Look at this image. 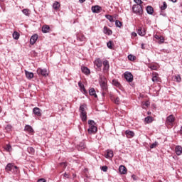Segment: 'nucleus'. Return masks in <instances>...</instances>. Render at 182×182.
Masks as SVG:
<instances>
[{"label": "nucleus", "mask_w": 182, "mask_h": 182, "mask_svg": "<svg viewBox=\"0 0 182 182\" xmlns=\"http://www.w3.org/2000/svg\"><path fill=\"white\" fill-rule=\"evenodd\" d=\"M89 128L88 133L89 134H95L97 132V127H96V122L93 120L88 121Z\"/></svg>", "instance_id": "f257e3e1"}, {"label": "nucleus", "mask_w": 182, "mask_h": 182, "mask_svg": "<svg viewBox=\"0 0 182 182\" xmlns=\"http://www.w3.org/2000/svg\"><path fill=\"white\" fill-rule=\"evenodd\" d=\"M80 118L82 122H86L87 120V115L86 113V106L81 105L80 107Z\"/></svg>", "instance_id": "f03ea898"}, {"label": "nucleus", "mask_w": 182, "mask_h": 182, "mask_svg": "<svg viewBox=\"0 0 182 182\" xmlns=\"http://www.w3.org/2000/svg\"><path fill=\"white\" fill-rule=\"evenodd\" d=\"M132 11L136 15H143V7H141V5L134 4L132 6Z\"/></svg>", "instance_id": "7ed1b4c3"}, {"label": "nucleus", "mask_w": 182, "mask_h": 182, "mask_svg": "<svg viewBox=\"0 0 182 182\" xmlns=\"http://www.w3.org/2000/svg\"><path fill=\"white\" fill-rule=\"evenodd\" d=\"M5 169H6V171H7V172L11 171V173H17V171H18V166H15L12 163H9L6 165Z\"/></svg>", "instance_id": "20e7f679"}, {"label": "nucleus", "mask_w": 182, "mask_h": 182, "mask_svg": "<svg viewBox=\"0 0 182 182\" xmlns=\"http://www.w3.org/2000/svg\"><path fill=\"white\" fill-rule=\"evenodd\" d=\"M100 85L102 90H105V91L107 90V84L106 77H101L100 80Z\"/></svg>", "instance_id": "39448f33"}, {"label": "nucleus", "mask_w": 182, "mask_h": 182, "mask_svg": "<svg viewBox=\"0 0 182 182\" xmlns=\"http://www.w3.org/2000/svg\"><path fill=\"white\" fill-rule=\"evenodd\" d=\"M91 11L93 14H100L102 12V7L99 5L92 6Z\"/></svg>", "instance_id": "423d86ee"}, {"label": "nucleus", "mask_w": 182, "mask_h": 182, "mask_svg": "<svg viewBox=\"0 0 182 182\" xmlns=\"http://www.w3.org/2000/svg\"><path fill=\"white\" fill-rule=\"evenodd\" d=\"M37 73L38 75H41V76H48V75H49V73H48V70H46V68H38L37 69Z\"/></svg>", "instance_id": "0eeeda50"}, {"label": "nucleus", "mask_w": 182, "mask_h": 182, "mask_svg": "<svg viewBox=\"0 0 182 182\" xmlns=\"http://www.w3.org/2000/svg\"><path fill=\"white\" fill-rule=\"evenodd\" d=\"M124 76L127 82H133V74H132V73L125 72Z\"/></svg>", "instance_id": "6e6552de"}, {"label": "nucleus", "mask_w": 182, "mask_h": 182, "mask_svg": "<svg viewBox=\"0 0 182 182\" xmlns=\"http://www.w3.org/2000/svg\"><path fill=\"white\" fill-rule=\"evenodd\" d=\"M175 120H176V117H174V115L171 114L166 117V122L168 124H173V122H175Z\"/></svg>", "instance_id": "1a4fd4ad"}, {"label": "nucleus", "mask_w": 182, "mask_h": 182, "mask_svg": "<svg viewBox=\"0 0 182 182\" xmlns=\"http://www.w3.org/2000/svg\"><path fill=\"white\" fill-rule=\"evenodd\" d=\"M109 97H110L111 100L112 102H114V103H115V105L120 104V98H119V97H114V96H113V95L110 94Z\"/></svg>", "instance_id": "9d476101"}, {"label": "nucleus", "mask_w": 182, "mask_h": 182, "mask_svg": "<svg viewBox=\"0 0 182 182\" xmlns=\"http://www.w3.org/2000/svg\"><path fill=\"white\" fill-rule=\"evenodd\" d=\"M94 64L98 69H100L102 68V65H103V63L102 62V60L100 58H97L94 61Z\"/></svg>", "instance_id": "9b49d317"}, {"label": "nucleus", "mask_w": 182, "mask_h": 182, "mask_svg": "<svg viewBox=\"0 0 182 182\" xmlns=\"http://www.w3.org/2000/svg\"><path fill=\"white\" fill-rule=\"evenodd\" d=\"M38 34L33 35L30 38L31 45H35V43H36V41H38Z\"/></svg>", "instance_id": "f8f14e48"}, {"label": "nucleus", "mask_w": 182, "mask_h": 182, "mask_svg": "<svg viewBox=\"0 0 182 182\" xmlns=\"http://www.w3.org/2000/svg\"><path fill=\"white\" fill-rule=\"evenodd\" d=\"M102 65L104 66V71L107 72L109 70V68H110V65L109 64V61L107 60H105L103 61Z\"/></svg>", "instance_id": "ddd939ff"}, {"label": "nucleus", "mask_w": 182, "mask_h": 182, "mask_svg": "<svg viewBox=\"0 0 182 182\" xmlns=\"http://www.w3.org/2000/svg\"><path fill=\"white\" fill-rule=\"evenodd\" d=\"M33 113H34L36 116H38V117L42 116V112H41V108L39 107H34L33 109Z\"/></svg>", "instance_id": "4468645a"}, {"label": "nucleus", "mask_w": 182, "mask_h": 182, "mask_svg": "<svg viewBox=\"0 0 182 182\" xmlns=\"http://www.w3.org/2000/svg\"><path fill=\"white\" fill-rule=\"evenodd\" d=\"M175 153L177 156H181L182 154V147L181 146H176L175 148Z\"/></svg>", "instance_id": "2eb2a0df"}, {"label": "nucleus", "mask_w": 182, "mask_h": 182, "mask_svg": "<svg viewBox=\"0 0 182 182\" xmlns=\"http://www.w3.org/2000/svg\"><path fill=\"white\" fill-rule=\"evenodd\" d=\"M119 171L121 174H126L127 173V168L126 166L121 165L119 168Z\"/></svg>", "instance_id": "dca6fc26"}, {"label": "nucleus", "mask_w": 182, "mask_h": 182, "mask_svg": "<svg viewBox=\"0 0 182 182\" xmlns=\"http://www.w3.org/2000/svg\"><path fill=\"white\" fill-rule=\"evenodd\" d=\"M50 31V27H49V26L46 25L42 27L43 33H49Z\"/></svg>", "instance_id": "f3484780"}, {"label": "nucleus", "mask_w": 182, "mask_h": 182, "mask_svg": "<svg viewBox=\"0 0 182 182\" xmlns=\"http://www.w3.org/2000/svg\"><path fill=\"white\" fill-rule=\"evenodd\" d=\"M105 157L106 159H112V157H113V151L108 149L105 154Z\"/></svg>", "instance_id": "a211bd4d"}, {"label": "nucleus", "mask_w": 182, "mask_h": 182, "mask_svg": "<svg viewBox=\"0 0 182 182\" xmlns=\"http://www.w3.org/2000/svg\"><path fill=\"white\" fill-rule=\"evenodd\" d=\"M137 33L138 35H139V36H144V35H146V31H144V28L139 27L137 30Z\"/></svg>", "instance_id": "6ab92c4d"}, {"label": "nucleus", "mask_w": 182, "mask_h": 182, "mask_svg": "<svg viewBox=\"0 0 182 182\" xmlns=\"http://www.w3.org/2000/svg\"><path fill=\"white\" fill-rule=\"evenodd\" d=\"M103 32H104V33H105V35H109V36H110L113 33V31H112V30H110L109 28H108L106 26L104 27Z\"/></svg>", "instance_id": "aec40b11"}, {"label": "nucleus", "mask_w": 182, "mask_h": 182, "mask_svg": "<svg viewBox=\"0 0 182 182\" xmlns=\"http://www.w3.org/2000/svg\"><path fill=\"white\" fill-rule=\"evenodd\" d=\"M78 86H79L81 92H83V93H85V94L87 93V91L85 88V85L82 82H78Z\"/></svg>", "instance_id": "412c9836"}, {"label": "nucleus", "mask_w": 182, "mask_h": 182, "mask_svg": "<svg viewBox=\"0 0 182 182\" xmlns=\"http://www.w3.org/2000/svg\"><path fill=\"white\" fill-rule=\"evenodd\" d=\"M146 12L147 14H149V15H153L154 9H153V7L151 6H148L146 7Z\"/></svg>", "instance_id": "4be33fe9"}, {"label": "nucleus", "mask_w": 182, "mask_h": 182, "mask_svg": "<svg viewBox=\"0 0 182 182\" xmlns=\"http://www.w3.org/2000/svg\"><path fill=\"white\" fill-rule=\"evenodd\" d=\"M25 73H26V76L27 79H29L30 80H31V79H33V73H31L29 71L25 70Z\"/></svg>", "instance_id": "5701e85b"}, {"label": "nucleus", "mask_w": 182, "mask_h": 182, "mask_svg": "<svg viewBox=\"0 0 182 182\" xmlns=\"http://www.w3.org/2000/svg\"><path fill=\"white\" fill-rule=\"evenodd\" d=\"M89 94L90 96H94L95 98L97 97V95L96 94V90H95V88H90L89 90Z\"/></svg>", "instance_id": "b1692460"}, {"label": "nucleus", "mask_w": 182, "mask_h": 182, "mask_svg": "<svg viewBox=\"0 0 182 182\" xmlns=\"http://www.w3.org/2000/svg\"><path fill=\"white\" fill-rule=\"evenodd\" d=\"M81 70L82 73H85V75H90V70H89V68H87V67H82Z\"/></svg>", "instance_id": "393cba45"}, {"label": "nucleus", "mask_w": 182, "mask_h": 182, "mask_svg": "<svg viewBox=\"0 0 182 182\" xmlns=\"http://www.w3.org/2000/svg\"><path fill=\"white\" fill-rule=\"evenodd\" d=\"M24 130H26V132H28V133H33V128L30 125H26Z\"/></svg>", "instance_id": "a878e982"}, {"label": "nucleus", "mask_w": 182, "mask_h": 182, "mask_svg": "<svg viewBox=\"0 0 182 182\" xmlns=\"http://www.w3.org/2000/svg\"><path fill=\"white\" fill-rule=\"evenodd\" d=\"M53 9H55V11H58V9H59V8H60V3L55 1L53 3Z\"/></svg>", "instance_id": "bb28decb"}, {"label": "nucleus", "mask_w": 182, "mask_h": 182, "mask_svg": "<svg viewBox=\"0 0 182 182\" xmlns=\"http://www.w3.org/2000/svg\"><path fill=\"white\" fill-rule=\"evenodd\" d=\"M77 41H80V42H86V37L83 34H80L77 36Z\"/></svg>", "instance_id": "cd10ccee"}, {"label": "nucleus", "mask_w": 182, "mask_h": 182, "mask_svg": "<svg viewBox=\"0 0 182 182\" xmlns=\"http://www.w3.org/2000/svg\"><path fill=\"white\" fill-rule=\"evenodd\" d=\"M27 151L29 154H35V149L32 146H28L27 148Z\"/></svg>", "instance_id": "c85d7f7f"}, {"label": "nucleus", "mask_w": 182, "mask_h": 182, "mask_svg": "<svg viewBox=\"0 0 182 182\" xmlns=\"http://www.w3.org/2000/svg\"><path fill=\"white\" fill-rule=\"evenodd\" d=\"M19 36H20V34H19V33H18V31H14L13 33V38L16 41H18V39H19Z\"/></svg>", "instance_id": "c756f323"}, {"label": "nucleus", "mask_w": 182, "mask_h": 182, "mask_svg": "<svg viewBox=\"0 0 182 182\" xmlns=\"http://www.w3.org/2000/svg\"><path fill=\"white\" fill-rule=\"evenodd\" d=\"M31 11H29V9H24L22 10V13L23 14V15H26V16H29V15H31Z\"/></svg>", "instance_id": "7c9ffc66"}, {"label": "nucleus", "mask_w": 182, "mask_h": 182, "mask_svg": "<svg viewBox=\"0 0 182 182\" xmlns=\"http://www.w3.org/2000/svg\"><path fill=\"white\" fill-rule=\"evenodd\" d=\"M85 148H86V144H85V142L82 141L79 144L78 150H83V149H85Z\"/></svg>", "instance_id": "2f4dec72"}, {"label": "nucleus", "mask_w": 182, "mask_h": 182, "mask_svg": "<svg viewBox=\"0 0 182 182\" xmlns=\"http://www.w3.org/2000/svg\"><path fill=\"white\" fill-rule=\"evenodd\" d=\"M125 133L129 137H134V132L133 131H126Z\"/></svg>", "instance_id": "473e14b6"}, {"label": "nucleus", "mask_w": 182, "mask_h": 182, "mask_svg": "<svg viewBox=\"0 0 182 182\" xmlns=\"http://www.w3.org/2000/svg\"><path fill=\"white\" fill-rule=\"evenodd\" d=\"M145 122H146V123H151V122H153V117H150V116L146 117L145 118Z\"/></svg>", "instance_id": "72a5a7b5"}, {"label": "nucleus", "mask_w": 182, "mask_h": 182, "mask_svg": "<svg viewBox=\"0 0 182 182\" xmlns=\"http://www.w3.org/2000/svg\"><path fill=\"white\" fill-rule=\"evenodd\" d=\"M165 9H167V3H166V1H164L163 6H161V10L164 11Z\"/></svg>", "instance_id": "f704fd0d"}, {"label": "nucleus", "mask_w": 182, "mask_h": 182, "mask_svg": "<svg viewBox=\"0 0 182 182\" xmlns=\"http://www.w3.org/2000/svg\"><path fill=\"white\" fill-rule=\"evenodd\" d=\"M175 80L176 82H178V83H180V82H181V77L180 76V75H176Z\"/></svg>", "instance_id": "c9c22d12"}, {"label": "nucleus", "mask_w": 182, "mask_h": 182, "mask_svg": "<svg viewBox=\"0 0 182 182\" xmlns=\"http://www.w3.org/2000/svg\"><path fill=\"white\" fill-rule=\"evenodd\" d=\"M156 146H159V142L155 141L150 146V149H156Z\"/></svg>", "instance_id": "e433bc0d"}, {"label": "nucleus", "mask_w": 182, "mask_h": 182, "mask_svg": "<svg viewBox=\"0 0 182 182\" xmlns=\"http://www.w3.org/2000/svg\"><path fill=\"white\" fill-rule=\"evenodd\" d=\"M107 48H109V49H113V46H112V41H109L107 43Z\"/></svg>", "instance_id": "4c0bfd02"}, {"label": "nucleus", "mask_w": 182, "mask_h": 182, "mask_svg": "<svg viewBox=\"0 0 182 182\" xmlns=\"http://www.w3.org/2000/svg\"><path fill=\"white\" fill-rule=\"evenodd\" d=\"M115 25L117 28H122V22H120L119 20L115 21Z\"/></svg>", "instance_id": "58836bf2"}, {"label": "nucleus", "mask_w": 182, "mask_h": 182, "mask_svg": "<svg viewBox=\"0 0 182 182\" xmlns=\"http://www.w3.org/2000/svg\"><path fill=\"white\" fill-rule=\"evenodd\" d=\"M105 17L107 18V19H108L109 22L113 21V17L111 15H106Z\"/></svg>", "instance_id": "ea45409f"}, {"label": "nucleus", "mask_w": 182, "mask_h": 182, "mask_svg": "<svg viewBox=\"0 0 182 182\" xmlns=\"http://www.w3.org/2000/svg\"><path fill=\"white\" fill-rule=\"evenodd\" d=\"M129 60H134L136 59V56L130 54L128 55Z\"/></svg>", "instance_id": "a19ab883"}, {"label": "nucleus", "mask_w": 182, "mask_h": 182, "mask_svg": "<svg viewBox=\"0 0 182 182\" xmlns=\"http://www.w3.org/2000/svg\"><path fill=\"white\" fill-rule=\"evenodd\" d=\"M112 83L114 86L119 87L120 86V83L119 82V81L113 80H112Z\"/></svg>", "instance_id": "79ce46f5"}, {"label": "nucleus", "mask_w": 182, "mask_h": 182, "mask_svg": "<svg viewBox=\"0 0 182 182\" xmlns=\"http://www.w3.org/2000/svg\"><path fill=\"white\" fill-rule=\"evenodd\" d=\"M5 149L7 151H11V150H12V146L11 145L8 144L6 146Z\"/></svg>", "instance_id": "37998d69"}, {"label": "nucleus", "mask_w": 182, "mask_h": 182, "mask_svg": "<svg viewBox=\"0 0 182 182\" xmlns=\"http://www.w3.org/2000/svg\"><path fill=\"white\" fill-rule=\"evenodd\" d=\"M135 4H136V5H141V4H143V1L141 0H134Z\"/></svg>", "instance_id": "c03bdc74"}, {"label": "nucleus", "mask_w": 182, "mask_h": 182, "mask_svg": "<svg viewBox=\"0 0 182 182\" xmlns=\"http://www.w3.org/2000/svg\"><path fill=\"white\" fill-rule=\"evenodd\" d=\"M159 43H164V38L163 36H160Z\"/></svg>", "instance_id": "a18cd8bd"}, {"label": "nucleus", "mask_w": 182, "mask_h": 182, "mask_svg": "<svg viewBox=\"0 0 182 182\" xmlns=\"http://www.w3.org/2000/svg\"><path fill=\"white\" fill-rule=\"evenodd\" d=\"M144 106H146V107H149L150 106V102L149 101H146L144 103Z\"/></svg>", "instance_id": "49530a36"}, {"label": "nucleus", "mask_w": 182, "mask_h": 182, "mask_svg": "<svg viewBox=\"0 0 182 182\" xmlns=\"http://www.w3.org/2000/svg\"><path fill=\"white\" fill-rule=\"evenodd\" d=\"M102 171L106 172V171H107V167L106 166H104L102 167Z\"/></svg>", "instance_id": "de8ad7c7"}, {"label": "nucleus", "mask_w": 182, "mask_h": 182, "mask_svg": "<svg viewBox=\"0 0 182 182\" xmlns=\"http://www.w3.org/2000/svg\"><path fill=\"white\" fill-rule=\"evenodd\" d=\"M37 182H46V179L45 178H40L37 181Z\"/></svg>", "instance_id": "09e8293b"}, {"label": "nucleus", "mask_w": 182, "mask_h": 182, "mask_svg": "<svg viewBox=\"0 0 182 182\" xmlns=\"http://www.w3.org/2000/svg\"><path fill=\"white\" fill-rule=\"evenodd\" d=\"M152 82H157V76L155 75L152 77Z\"/></svg>", "instance_id": "8fccbe9b"}, {"label": "nucleus", "mask_w": 182, "mask_h": 182, "mask_svg": "<svg viewBox=\"0 0 182 182\" xmlns=\"http://www.w3.org/2000/svg\"><path fill=\"white\" fill-rule=\"evenodd\" d=\"M60 165L64 166V167H66V166H68V164L66 162H62Z\"/></svg>", "instance_id": "3c124183"}, {"label": "nucleus", "mask_w": 182, "mask_h": 182, "mask_svg": "<svg viewBox=\"0 0 182 182\" xmlns=\"http://www.w3.org/2000/svg\"><path fill=\"white\" fill-rule=\"evenodd\" d=\"M132 36H134V38H136V36H137V33H132Z\"/></svg>", "instance_id": "603ef678"}, {"label": "nucleus", "mask_w": 182, "mask_h": 182, "mask_svg": "<svg viewBox=\"0 0 182 182\" xmlns=\"http://www.w3.org/2000/svg\"><path fill=\"white\" fill-rule=\"evenodd\" d=\"M154 38H155V39L159 40V39H160V36H159V35H155V36H154Z\"/></svg>", "instance_id": "864d4df0"}, {"label": "nucleus", "mask_w": 182, "mask_h": 182, "mask_svg": "<svg viewBox=\"0 0 182 182\" xmlns=\"http://www.w3.org/2000/svg\"><path fill=\"white\" fill-rule=\"evenodd\" d=\"M64 177H66L68 178L69 177V175H68V173H64Z\"/></svg>", "instance_id": "5fc2aeb1"}, {"label": "nucleus", "mask_w": 182, "mask_h": 182, "mask_svg": "<svg viewBox=\"0 0 182 182\" xmlns=\"http://www.w3.org/2000/svg\"><path fill=\"white\" fill-rule=\"evenodd\" d=\"M141 49H144V43H142V44L141 45Z\"/></svg>", "instance_id": "6e6d98bb"}, {"label": "nucleus", "mask_w": 182, "mask_h": 182, "mask_svg": "<svg viewBox=\"0 0 182 182\" xmlns=\"http://www.w3.org/2000/svg\"><path fill=\"white\" fill-rule=\"evenodd\" d=\"M179 134H181L182 135V125H181V129H180V131H179Z\"/></svg>", "instance_id": "4d7b16f0"}, {"label": "nucleus", "mask_w": 182, "mask_h": 182, "mask_svg": "<svg viewBox=\"0 0 182 182\" xmlns=\"http://www.w3.org/2000/svg\"><path fill=\"white\" fill-rule=\"evenodd\" d=\"M79 1H80V4H83V2H85V1H86V0H79Z\"/></svg>", "instance_id": "13d9d810"}, {"label": "nucleus", "mask_w": 182, "mask_h": 182, "mask_svg": "<svg viewBox=\"0 0 182 182\" xmlns=\"http://www.w3.org/2000/svg\"><path fill=\"white\" fill-rule=\"evenodd\" d=\"M171 1L174 4V3L177 2V0H171Z\"/></svg>", "instance_id": "bf43d9fd"}, {"label": "nucleus", "mask_w": 182, "mask_h": 182, "mask_svg": "<svg viewBox=\"0 0 182 182\" xmlns=\"http://www.w3.org/2000/svg\"><path fill=\"white\" fill-rule=\"evenodd\" d=\"M161 15H162L163 16H166V14H161Z\"/></svg>", "instance_id": "052dcab7"}, {"label": "nucleus", "mask_w": 182, "mask_h": 182, "mask_svg": "<svg viewBox=\"0 0 182 182\" xmlns=\"http://www.w3.org/2000/svg\"><path fill=\"white\" fill-rule=\"evenodd\" d=\"M151 68L156 70V68L154 67H151Z\"/></svg>", "instance_id": "680f3d73"}, {"label": "nucleus", "mask_w": 182, "mask_h": 182, "mask_svg": "<svg viewBox=\"0 0 182 182\" xmlns=\"http://www.w3.org/2000/svg\"><path fill=\"white\" fill-rule=\"evenodd\" d=\"M4 0H0L1 2H4Z\"/></svg>", "instance_id": "e2e57ef3"}]
</instances>
